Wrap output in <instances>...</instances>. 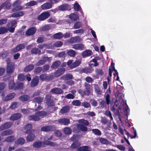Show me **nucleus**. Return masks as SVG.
<instances>
[{
	"mask_svg": "<svg viewBox=\"0 0 151 151\" xmlns=\"http://www.w3.org/2000/svg\"><path fill=\"white\" fill-rule=\"evenodd\" d=\"M12 123L11 122H7L2 125L0 127V130H2L10 128L12 125Z\"/></svg>",
	"mask_w": 151,
	"mask_h": 151,
	"instance_id": "nucleus-7",
	"label": "nucleus"
},
{
	"mask_svg": "<svg viewBox=\"0 0 151 151\" xmlns=\"http://www.w3.org/2000/svg\"><path fill=\"white\" fill-rule=\"evenodd\" d=\"M39 80V77L36 76L33 78L31 82V86L33 87L36 86Z\"/></svg>",
	"mask_w": 151,
	"mask_h": 151,
	"instance_id": "nucleus-15",
	"label": "nucleus"
},
{
	"mask_svg": "<svg viewBox=\"0 0 151 151\" xmlns=\"http://www.w3.org/2000/svg\"><path fill=\"white\" fill-rule=\"evenodd\" d=\"M18 78L19 80L23 81L25 79V76L23 74H20L18 75Z\"/></svg>",
	"mask_w": 151,
	"mask_h": 151,
	"instance_id": "nucleus-57",
	"label": "nucleus"
},
{
	"mask_svg": "<svg viewBox=\"0 0 151 151\" xmlns=\"http://www.w3.org/2000/svg\"><path fill=\"white\" fill-rule=\"evenodd\" d=\"M77 127L78 129H80L82 131H86L87 130V128L86 127L81 124H78Z\"/></svg>",
	"mask_w": 151,
	"mask_h": 151,
	"instance_id": "nucleus-35",
	"label": "nucleus"
},
{
	"mask_svg": "<svg viewBox=\"0 0 151 151\" xmlns=\"http://www.w3.org/2000/svg\"><path fill=\"white\" fill-rule=\"evenodd\" d=\"M77 150L78 151H91L90 148L88 146L80 147Z\"/></svg>",
	"mask_w": 151,
	"mask_h": 151,
	"instance_id": "nucleus-28",
	"label": "nucleus"
},
{
	"mask_svg": "<svg viewBox=\"0 0 151 151\" xmlns=\"http://www.w3.org/2000/svg\"><path fill=\"white\" fill-rule=\"evenodd\" d=\"M51 92L53 93L60 94L63 92L62 90L58 88H54L51 90Z\"/></svg>",
	"mask_w": 151,
	"mask_h": 151,
	"instance_id": "nucleus-23",
	"label": "nucleus"
},
{
	"mask_svg": "<svg viewBox=\"0 0 151 151\" xmlns=\"http://www.w3.org/2000/svg\"><path fill=\"white\" fill-rule=\"evenodd\" d=\"M92 51L89 50H87L83 51L82 54V56L83 57H86L89 56L91 54Z\"/></svg>",
	"mask_w": 151,
	"mask_h": 151,
	"instance_id": "nucleus-31",
	"label": "nucleus"
},
{
	"mask_svg": "<svg viewBox=\"0 0 151 151\" xmlns=\"http://www.w3.org/2000/svg\"><path fill=\"white\" fill-rule=\"evenodd\" d=\"M5 86V84L4 83H0V95L3 96H4V93L2 90L4 88Z\"/></svg>",
	"mask_w": 151,
	"mask_h": 151,
	"instance_id": "nucleus-38",
	"label": "nucleus"
},
{
	"mask_svg": "<svg viewBox=\"0 0 151 151\" xmlns=\"http://www.w3.org/2000/svg\"><path fill=\"white\" fill-rule=\"evenodd\" d=\"M65 71L64 68H59L55 73V76L56 77H59L63 74Z\"/></svg>",
	"mask_w": 151,
	"mask_h": 151,
	"instance_id": "nucleus-10",
	"label": "nucleus"
},
{
	"mask_svg": "<svg viewBox=\"0 0 151 151\" xmlns=\"http://www.w3.org/2000/svg\"><path fill=\"white\" fill-rule=\"evenodd\" d=\"M24 87L23 83L21 82H18L14 88V89H22Z\"/></svg>",
	"mask_w": 151,
	"mask_h": 151,
	"instance_id": "nucleus-37",
	"label": "nucleus"
},
{
	"mask_svg": "<svg viewBox=\"0 0 151 151\" xmlns=\"http://www.w3.org/2000/svg\"><path fill=\"white\" fill-rule=\"evenodd\" d=\"M32 128V125L30 124H28L25 126L24 129L26 130L25 133H29L30 132V129Z\"/></svg>",
	"mask_w": 151,
	"mask_h": 151,
	"instance_id": "nucleus-21",
	"label": "nucleus"
},
{
	"mask_svg": "<svg viewBox=\"0 0 151 151\" xmlns=\"http://www.w3.org/2000/svg\"><path fill=\"white\" fill-rule=\"evenodd\" d=\"M82 26V24L80 22H78L75 23L73 26L75 29H77L80 28Z\"/></svg>",
	"mask_w": 151,
	"mask_h": 151,
	"instance_id": "nucleus-47",
	"label": "nucleus"
},
{
	"mask_svg": "<svg viewBox=\"0 0 151 151\" xmlns=\"http://www.w3.org/2000/svg\"><path fill=\"white\" fill-rule=\"evenodd\" d=\"M25 142V139L22 138H19L15 142V144L16 145H22Z\"/></svg>",
	"mask_w": 151,
	"mask_h": 151,
	"instance_id": "nucleus-29",
	"label": "nucleus"
},
{
	"mask_svg": "<svg viewBox=\"0 0 151 151\" xmlns=\"http://www.w3.org/2000/svg\"><path fill=\"white\" fill-rule=\"evenodd\" d=\"M63 131L64 133L66 134H69L71 132V130L69 127L65 128Z\"/></svg>",
	"mask_w": 151,
	"mask_h": 151,
	"instance_id": "nucleus-50",
	"label": "nucleus"
},
{
	"mask_svg": "<svg viewBox=\"0 0 151 151\" xmlns=\"http://www.w3.org/2000/svg\"><path fill=\"white\" fill-rule=\"evenodd\" d=\"M72 104L74 106H79L80 105L81 102L79 100H74L72 102Z\"/></svg>",
	"mask_w": 151,
	"mask_h": 151,
	"instance_id": "nucleus-52",
	"label": "nucleus"
},
{
	"mask_svg": "<svg viewBox=\"0 0 151 151\" xmlns=\"http://www.w3.org/2000/svg\"><path fill=\"white\" fill-rule=\"evenodd\" d=\"M42 99L41 98L37 97L33 99V101L35 102H37L39 103L42 101Z\"/></svg>",
	"mask_w": 151,
	"mask_h": 151,
	"instance_id": "nucleus-58",
	"label": "nucleus"
},
{
	"mask_svg": "<svg viewBox=\"0 0 151 151\" xmlns=\"http://www.w3.org/2000/svg\"><path fill=\"white\" fill-rule=\"evenodd\" d=\"M16 24V22L14 20L12 21L10 23L8 24L7 27H13Z\"/></svg>",
	"mask_w": 151,
	"mask_h": 151,
	"instance_id": "nucleus-56",
	"label": "nucleus"
},
{
	"mask_svg": "<svg viewBox=\"0 0 151 151\" xmlns=\"http://www.w3.org/2000/svg\"><path fill=\"white\" fill-rule=\"evenodd\" d=\"M46 98L47 99L46 103L48 106H51L54 105V103L53 102H51V100H50L51 98V96L50 95H47L46 96Z\"/></svg>",
	"mask_w": 151,
	"mask_h": 151,
	"instance_id": "nucleus-27",
	"label": "nucleus"
},
{
	"mask_svg": "<svg viewBox=\"0 0 151 151\" xmlns=\"http://www.w3.org/2000/svg\"><path fill=\"white\" fill-rule=\"evenodd\" d=\"M56 121L58 122L59 123L66 125L70 123V121L68 119L65 118L60 119L57 120Z\"/></svg>",
	"mask_w": 151,
	"mask_h": 151,
	"instance_id": "nucleus-11",
	"label": "nucleus"
},
{
	"mask_svg": "<svg viewBox=\"0 0 151 151\" xmlns=\"http://www.w3.org/2000/svg\"><path fill=\"white\" fill-rule=\"evenodd\" d=\"M47 47V48H50V49H52L53 48V47L52 46H48L46 44H42L38 46V47L40 49H43L44 47Z\"/></svg>",
	"mask_w": 151,
	"mask_h": 151,
	"instance_id": "nucleus-55",
	"label": "nucleus"
},
{
	"mask_svg": "<svg viewBox=\"0 0 151 151\" xmlns=\"http://www.w3.org/2000/svg\"><path fill=\"white\" fill-rule=\"evenodd\" d=\"M72 48L77 50H82L84 49V45L81 44H76L73 45Z\"/></svg>",
	"mask_w": 151,
	"mask_h": 151,
	"instance_id": "nucleus-9",
	"label": "nucleus"
},
{
	"mask_svg": "<svg viewBox=\"0 0 151 151\" xmlns=\"http://www.w3.org/2000/svg\"><path fill=\"white\" fill-rule=\"evenodd\" d=\"M46 113L44 111H38L36 113L35 115H32L28 117L29 120L38 121L40 119V117L46 115Z\"/></svg>",
	"mask_w": 151,
	"mask_h": 151,
	"instance_id": "nucleus-2",
	"label": "nucleus"
},
{
	"mask_svg": "<svg viewBox=\"0 0 151 151\" xmlns=\"http://www.w3.org/2000/svg\"><path fill=\"white\" fill-rule=\"evenodd\" d=\"M30 110H31V109H22L21 110V111L24 114H27L30 112Z\"/></svg>",
	"mask_w": 151,
	"mask_h": 151,
	"instance_id": "nucleus-63",
	"label": "nucleus"
},
{
	"mask_svg": "<svg viewBox=\"0 0 151 151\" xmlns=\"http://www.w3.org/2000/svg\"><path fill=\"white\" fill-rule=\"evenodd\" d=\"M31 52L33 54H40V51L38 49V48H35L32 49L31 50Z\"/></svg>",
	"mask_w": 151,
	"mask_h": 151,
	"instance_id": "nucleus-44",
	"label": "nucleus"
},
{
	"mask_svg": "<svg viewBox=\"0 0 151 151\" xmlns=\"http://www.w3.org/2000/svg\"><path fill=\"white\" fill-rule=\"evenodd\" d=\"M79 122L87 126L89 124V122L87 120L84 119H80L79 120Z\"/></svg>",
	"mask_w": 151,
	"mask_h": 151,
	"instance_id": "nucleus-53",
	"label": "nucleus"
},
{
	"mask_svg": "<svg viewBox=\"0 0 151 151\" xmlns=\"http://www.w3.org/2000/svg\"><path fill=\"white\" fill-rule=\"evenodd\" d=\"M62 43L61 41H57L54 44V46L56 47H60L62 45Z\"/></svg>",
	"mask_w": 151,
	"mask_h": 151,
	"instance_id": "nucleus-61",
	"label": "nucleus"
},
{
	"mask_svg": "<svg viewBox=\"0 0 151 151\" xmlns=\"http://www.w3.org/2000/svg\"><path fill=\"white\" fill-rule=\"evenodd\" d=\"M82 71L86 73H91L93 71V70L88 68H86L82 69Z\"/></svg>",
	"mask_w": 151,
	"mask_h": 151,
	"instance_id": "nucleus-43",
	"label": "nucleus"
},
{
	"mask_svg": "<svg viewBox=\"0 0 151 151\" xmlns=\"http://www.w3.org/2000/svg\"><path fill=\"white\" fill-rule=\"evenodd\" d=\"M60 64V62L58 61H57L54 62L52 64L51 67L52 68H55L59 66Z\"/></svg>",
	"mask_w": 151,
	"mask_h": 151,
	"instance_id": "nucleus-40",
	"label": "nucleus"
},
{
	"mask_svg": "<svg viewBox=\"0 0 151 151\" xmlns=\"http://www.w3.org/2000/svg\"><path fill=\"white\" fill-rule=\"evenodd\" d=\"M93 132L96 135H100L101 134V132L97 129H93L92 130Z\"/></svg>",
	"mask_w": 151,
	"mask_h": 151,
	"instance_id": "nucleus-49",
	"label": "nucleus"
},
{
	"mask_svg": "<svg viewBox=\"0 0 151 151\" xmlns=\"http://www.w3.org/2000/svg\"><path fill=\"white\" fill-rule=\"evenodd\" d=\"M80 145V143L78 142H75L73 143L71 145V147L73 148H74L78 147Z\"/></svg>",
	"mask_w": 151,
	"mask_h": 151,
	"instance_id": "nucleus-51",
	"label": "nucleus"
},
{
	"mask_svg": "<svg viewBox=\"0 0 151 151\" xmlns=\"http://www.w3.org/2000/svg\"><path fill=\"white\" fill-rule=\"evenodd\" d=\"M37 4V3L35 1H32L26 4V5L27 6H33Z\"/></svg>",
	"mask_w": 151,
	"mask_h": 151,
	"instance_id": "nucleus-59",
	"label": "nucleus"
},
{
	"mask_svg": "<svg viewBox=\"0 0 151 151\" xmlns=\"http://www.w3.org/2000/svg\"><path fill=\"white\" fill-rule=\"evenodd\" d=\"M22 116V114L19 113H15L12 115L10 118L11 120L14 121L20 119Z\"/></svg>",
	"mask_w": 151,
	"mask_h": 151,
	"instance_id": "nucleus-6",
	"label": "nucleus"
},
{
	"mask_svg": "<svg viewBox=\"0 0 151 151\" xmlns=\"http://www.w3.org/2000/svg\"><path fill=\"white\" fill-rule=\"evenodd\" d=\"M29 98V97L27 95H24L19 97V99L22 101H27L28 100Z\"/></svg>",
	"mask_w": 151,
	"mask_h": 151,
	"instance_id": "nucleus-41",
	"label": "nucleus"
},
{
	"mask_svg": "<svg viewBox=\"0 0 151 151\" xmlns=\"http://www.w3.org/2000/svg\"><path fill=\"white\" fill-rule=\"evenodd\" d=\"M34 68V66L32 65H29L26 67L24 69V71L28 72L32 70Z\"/></svg>",
	"mask_w": 151,
	"mask_h": 151,
	"instance_id": "nucleus-39",
	"label": "nucleus"
},
{
	"mask_svg": "<svg viewBox=\"0 0 151 151\" xmlns=\"http://www.w3.org/2000/svg\"><path fill=\"white\" fill-rule=\"evenodd\" d=\"M25 46L24 44H21L17 46L16 48L12 50V52H16L24 49Z\"/></svg>",
	"mask_w": 151,
	"mask_h": 151,
	"instance_id": "nucleus-13",
	"label": "nucleus"
},
{
	"mask_svg": "<svg viewBox=\"0 0 151 151\" xmlns=\"http://www.w3.org/2000/svg\"><path fill=\"white\" fill-rule=\"evenodd\" d=\"M81 60H76L71 65L70 67V68L71 69L75 68L81 64Z\"/></svg>",
	"mask_w": 151,
	"mask_h": 151,
	"instance_id": "nucleus-24",
	"label": "nucleus"
},
{
	"mask_svg": "<svg viewBox=\"0 0 151 151\" xmlns=\"http://www.w3.org/2000/svg\"><path fill=\"white\" fill-rule=\"evenodd\" d=\"M15 138L13 136H10L6 137L4 139V142H13Z\"/></svg>",
	"mask_w": 151,
	"mask_h": 151,
	"instance_id": "nucleus-25",
	"label": "nucleus"
},
{
	"mask_svg": "<svg viewBox=\"0 0 151 151\" xmlns=\"http://www.w3.org/2000/svg\"><path fill=\"white\" fill-rule=\"evenodd\" d=\"M67 17L69 18L72 21H76L79 18L78 15L72 13L67 16Z\"/></svg>",
	"mask_w": 151,
	"mask_h": 151,
	"instance_id": "nucleus-17",
	"label": "nucleus"
},
{
	"mask_svg": "<svg viewBox=\"0 0 151 151\" xmlns=\"http://www.w3.org/2000/svg\"><path fill=\"white\" fill-rule=\"evenodd\" d=\"M10 61L9 58H7L6 60L7 64L6 71L9 74L11 73L12 72L13 68V65L11 63Z\"/></svg>",
	"mask_w": 151,
	"mask_h": 151,
	"instance_id": "nucleus-3",
	"label": "nucleus"
},
{
	"mask_svg": "<svg viewBox=\"0 0 151 151\" xmlns=\"http://www.w3.org/2000/svg\"><path fill=\"white\" fill-rule=\"evenodd\" d=\"M15 95V93H9L5 97L4 100L6 101L12 99L14 98Z\"/></svg>",
	"mask_w": 151,
	"mask_h": 151,
	"instance_id": "nucleus-19",
	"label": "nucleus"
},
{
	"mask_svg": "<svg viewBox=\"0 0 151 151\" xmlns=\"http://www.w3.org/2000/svg\"><path fill=\"white\" fill-rule=\"evenodd\" d=\"M36 31L35 28L32 27L29 28L26 32L25 34L27 36H30L34 35Z\"/></svg>",
	"mask_w": 151,
	"mask_h": 151,
	"instance_id": "nucleus-5",
	"label": "nucleus"
},
{
	"mask_svg": "<svg viewBox=\"0 0 151 151\" xmlns=\"http://www.w3.org/2000/svg\"><path fill=\"white\" fill-rule=\"evenodd\" d=\"M58 9L61 11H65L70 9V7L68 4H65L58 7Z\"/></svg>",
	"mask_w": 151,
	"mask_h": 151,
	"instance_id": "nucleus-12",
	"label": "nucleus"
},
{
	"mask_svg": "<svg viewBox=\"0 0 151 151\" xmlns=\"http://www.w3.org/2000/svg\"><path fill=\"white\" fill-rule=\"evenodd\" d=\"M50 59L48 57H45L42 60H40L38 62L36 63V65L37 66L42 65L43 64L47 61H49Z\"/></svg>",
	"mask_w": 151,
	"mask_h": 151,
	"instance_id": "nucleus-14",
	"label": "nucleus"
},
{
	"mask_svg": "<svg viewBox=\"0 0 151 151\" xmlns=\"http://www.w3.org/2000/svg\"><path fill=\"white\" fill-rule=\"evenodd\" d=\"M22 7L20 6H18L15 7L14 8L12 9L13 12H16L18 11H19L22 10Z\"/></svg>",
	"mask_w": 151,
	"mask_h": 151,
	"instance_id": "nucleus-60",
	"label": "nucleus"
},
{
	"mask_svg": "<svg viewBox=\"0 0 151 151\" xmlns=\"http://www.w3.org/2000/svg\"><path fill=\"white\" fill-rule=\"evenodd\" d=\"M61 78L64 80L72 79L73 78V76L70 74L68 73L62 76Z\"/></svg>",
	"mask_w": 151,
	"mask_h": 151,
	"instance_id": "nucleus-32",
	"label": "nucleus"
},
{
	"mask_svg": "<svg viewBox=\"0 0 151 151\" xmlns=\"http://www.w3.org/2000/svg\"><path fill=\"white\" fill-rule=\"evenodd\" d=\"M11 6V4L9 1H5L0 6V10L4 7H5L6 9H8L10 8Z\"/></svg>",
	"mask_w": 151,
	"mask_h": 151,
	"instance_id": "nucleus-16",
	"label": "nucleus"
},
{
	"mask_svg": "<svg viewBox=\"0 0 151 151\" xmlns=\"http://www.w3.org/2000/svg\"><path fill=\"white\" fill-rule=\"evenodd\" d=\"M15 84L14 83V81L13 80L11 81L9 83V89H12L14 88H15V87H14Z\"/></svg>",
	"mask_w": 151,
	"mask_h": 151,
	"instance_id": "nucleus-48",
	"label": "nucleus"
},
{
	"mask_svg": "<svg viewBox=\"0 0 151 151\" xmlns=\"http://www.w3.org/2000/svg\"><path fill=\"white\" fill-rule=\"evenodd\" d=\"M73 8L75 10L78 11L80 9L81 7L77 2H76L74 5Z\"/></svg>",
	"mask_w": 151,
	"mask_h": 151,
	"instance_id": "nucleus-46",
	"label": "nucleus"
},
{
	"mask_svg": "<svg viewBox=\"0 0 151 151\" xmlns=\"http://www.w3.org/2000/svg\"><path fill=\"white\" fill-rule=\"evenodd\" d=\"M52 129V126H46L42 127L41 129V130L43 131H51Z\"/></svg>",
	"mask_w": 151,
	"mask_h": 151,
	"instance_id": "nucleus-36",
	"label": "nucleus"
},
{
	"mask_svg": "<svg viewBox=\"0 0 151 151\" xmlns=\"http://www.w3.org/2000/svg\"><path fill=\"white\" fill-rule=\"evenodd\" d=\"M100 142L102 144H106L108 143V141L106 139L104 138H101L99 139Z\"/></svg>",
	"mask_w": 151,
	"mask_h": 151,
	"instance_id": "nucleus-62",
	"label": "nucleus"
},
{
	"mask_svg": "<svg viewBox=\"0 0 151 151\" xmlns=\"http://www.w3.org/2000/svg\"><path fill=\"white\" fill-rule=\"evenodd\" d=\"M35 138V136L34 134H30L26 138V139L27 142H31Z\"/></svg>",
	"mask_w": 151,
	"mask_h": 151,
	"instance_id": "nucleus-26",
	"label": "nucleus"
},
{
	"mask_svg": "<svg viewBox=\"0 0 151 151\" xmlns=\"http://www.w3.org/2000/svg\"><path fill=\"white\" fill-rule=\"evenodd\" d=\"M67 53L71 57H74L76 54V52L72 50L68 51Z\"/></svg>",
	"mask_w": 151,
	"mask_h": 151,
	"instance_id": "nucleus-45",
	"label": "nucleus"
},
{
	"mask_svg": "<svg viewBox=\"0 0 151 151\" xmlns=\"http://www.w3.org/2000/svg\"><path fill=\"white\" fill-rule=\"evenodd\" d=\"M8 29L6 27H1L0 28V35L2 34L7 32Z\"/></svg>",
	"mask_w": 151,
	"mask_h": 151,
	"instance_id": "nucleus-42",
	"label": "nucleus"
},
{
	"mask_svg": "<svg viewBox=\"0 0 151 151\" xmlns=\"http://www.w3.org/2000/svg\"><path fill=\"white\" fill-rule=\"evenodd\" d=\"M52 139V136L49 137L46 136L44 137V141L43 142H36L33 144V146L35 148L44 147H45V145H49L52 146H55L56 144L55 143L48 141L51 140Z\"/></svg>",
	"mask_w": 151,
	"mask_h": 151,
	"instance_id": "nucleus-1",
	"label": "nucleus"
},
{
	"mask_svg": "<svg viewBox=\"0 0 151 151\" xmlns=\"http://www.w3.org/2000/svg\"><path fill=\"white\" fill-rule=\"evenodd\" d=\"M24 14V13L22 11L16 12L13 13L12 15V17H17L22 16Z\"/></svg>",
	"mask_w": 151,
	"mask_h": 151,
	"instance_id": "nucleus-22",
	"label": "nucleus"
},
{
	"mask_svg": "<svg viewBox=\"0 0 151 151\" xmlns=\"http://www.w3.org/2000/svg\"><path fill=\"white\" fill-rule=\"evenodd\" d=\"M13 131L11 129H8L2 132L1 134L2 136H6L12 134Z\"/></svg>",
	"mask_w": 151,
	"mask_h": 151,
	"instance_id": "nucleus-18",
	"label": "nucleus"
},
{
	"mask_svg": "<svg viewBox=\"0 0 151 151\" xmlns=\"http://www.w3.org/2000/svg\"><path fill=\"white\" fill-rule=\"evenodd\" d=\"M105 114L107 116L109 117L111 119V120H113V118L112 115L111 114V112L108 111H106L105 113Z\"/></svg>",
	"mask_w": 151,
	"mask_h": 151,
	"instance_id": "nucleus-54",
	"label": "nucleus"
},
{
	"mask_svg": "<svg viewBox=\"0 0 151 151\" xmlns=\"http://www.w3.org/2000/svg\"><path fill=\"white\" fill-rule=\"evenodd\" d=\"M63 37V35L61 32H59L53 35V38L56 39H60Z\"/></svg>",
	"mask_w": 151,
	"mask_h": 151,
	"instance_id": "nucleus-34",
	"label": "nucleus"
},
{
	"mask_svg": "<svg viewBox=\"0 0 151 151\" xmlns=\"http://www.w3.org/2000/svg\"><path fill=\"white\" fill-rule=\"evenodd\" d=\"M94 88L96 93L97 94H101L102 93V91L100 90V88L97 85H94Z\"/></svg>",
	"mask_w": 151,
	"mask_h": 151,
	"instance_id": "nucleus-33",
	"label": "nucleus"
},
{
	"mask_svg": "<svg viewBox=\"0 0 151 151\" xmlns=\"http://www.w3.org/2000/svg\"><path fill=\"white\" fill-rule=\"evenodd\" d=\"M42 69L41 67H38L36 68L34 70V72L36 73H39L40 72Z\"/></svg>",
	"mask_w": 151,
	"mask_h": 151,
	"instance_id": "nucleus-64",
	"label": "nucleus"
},
{
	"mask_svg": "<svg viewBox=\"0 0 151 151\" xmlns=\"http://www.w3.org/2000/svg\"><path fill=\"white\" fill-rule=\"evenodd\" d=\"M50 15V14L47 12H45L41 14L38 17V20L43 21L47 19Z\"/></svg>",
	"mask_w": 151,
	"mask_h": 151,
	"instance_id": "nucleus-4",
	"label": "nucleus"
},
{
	"mask_svg": "<svg viewBox=\"0 0 151 151\" xmlns=\"http://www.w3.org/2000/svg\"><path fill=\"white\" fill-rule=\"evenodd\" d=\"M81 39L78 36L73 37L70 39L68 40V42L71 43H76L80 42L81 41Z\"/></svg>",
	"mask_w": 151,
	"mask_h": 151,
	"instance_id": "nucleus-8",
	"label": "nucleus"
},
{
	"mask_svg": "<svg viewBox=\"0 0 151 151\" xmlns=\"http://www.w3.org/2000/svg\"><path fill=\"white\" fill-rule=\"evenodd\" d=\"M70 106H67L63 107L60 110V113L63 114L67 112L70 109Z\"/></svg>",
	"mask_w": 151,
	"mask_h": 151,
	"instance_id": "nucleus-30",
	"label": "nucleus"
},
{
	"mask_svg": "<svg viewBox=\"0 0 151 151\" xmlns=\"http://www.w3.org/2000/svg\"><path fill=\"white\" fill-rule=\"evenodd\" d=\"M52 6L51 3H46L42 5L41 8L42 9L45 10L51 8Z\"/></svg>",
	"mask_w": 151,
	"mask_h": 151,
	"instance_id": "nucleus-20",
	"label": "nucleus"
}]
</instances>
